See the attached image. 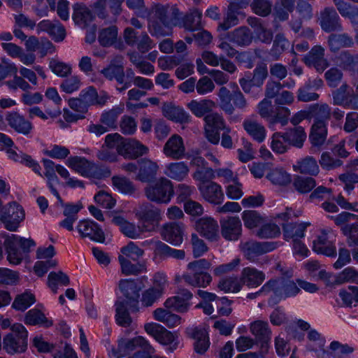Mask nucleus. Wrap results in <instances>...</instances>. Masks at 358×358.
Here are the masks:
<instances>
[{
  "mask_svg": "<svg viewBox=\"0 0 358 358\" xmlns=\"http://www.w3.org/2000/svg\"><path fill=\"white\" fill-rule=\"evenodd\" d=\"M211 265V263L206 259L191 262L187 265V271L182 273L180 278L189 286L207 287L213 280L212 276L207 272Z\"/></svg>",
  "mask_w": 358,
  "mask_h": 358,
  "instance_id": "f257e3e1",
  "label": "nucleus"
},
{
  "mask_svg": "<svg viewBox=\"0 0 358 358\" xmlns=\"http://www.w3.org/2000/svg\"><path fill=\"white\" fill-rule=\"evenodd\" d=\"M10 332L3 339V348L9 354L24 352L27 348L28 332L20 323H15L10 327Z\"/></svg>",
  "mask_w": 358,
  "mask_h": 358,
  "instance_id": "f03ea898",
  "label": "nucleus"
},
{
  "mask_svg": "<svg viewBox=\"0 0 358 358\" xmlns=\"http://www.w3.org/2000/svg\"><path fill=\"white\" fill-rule=\"evenodd\" d=\"M144 190L147 199L156 203L166 204L174 194L172 182L165 177H161L155 182L148 185Z\"/></svg>",
  "mask_w": 358,
  "mask_h": 358,
  "instance_id": "7ed1b4c3",
  "label": "nucleus"
},
{
  "mask_svg": "<svg viewBox=\"0 0 358 358\" xmlns=\"http://www.w3.org/2000/svg\"><path fill=\"white\" fill-rule=\"evenodd\" d=\"M220 106L227 114L232 115L235 108L243 110L248 106L247 101L240 90L231 93L226 87H222L217 93Z\"/></svg>",
  "mask_w": 358,
  "mask_h": 358,
  "instance_id": "20e7f679",
  "label": "nucleus"
},
{
  "mask_svg": "<svg viewBox=\"0 0 358 358\" xmlns=\"http://www.w3.org/2000/svg\"><path fill=\"white\" fill-rule=\"evenodd\" d=\"M280 245L277 241H248L242 242L240 248L244 257L251 262H257L259 256L270 252Z\"/></svg>",
  "mask_w": 358,
  "mask_h": 358,
  "instance_id": "39448f33",
  "label": "nucleus"
},
{
  "mask_svg": "<svg viewBox=\"0 0 358 358\" xmlns=\"http://www.w3.org/2000/svg\"><path fill=\"white\" fill-rule=\"evenodd\" d=\"M135 214L145 232L155 231L162 220L161 210L149 203L141 205Z\"/></svg>",
  "mask_w": 358,
  "mask_h": 358,
  "instance_id": "423d86ee",
  "label": "nucleus"
},
{
  "mask_svg": "<svg viewBox=\"0 0 358 358\" xmlns=\"http://www.w3.org/2000/svg\"><path fill=\"white\" fill-rule=\"evenodd\" d=\"M24 218L25 213L23 208L15 201L10 202L3 207L0 217L5 228L10 231H17Z\"/></svg>",
  "mask_w": 358,
  "mask_h": 358,
  "instance_id": "0eeeda50",
  "label": "nucleus"
},
{
  "mask_svg": "<svg viewBox=\"0 0 358 358\" xmlns=\"http://www.w3.org/2000/svg\"><path fill=\"white\" fill-rule=\"evenodd\" d=\"M335 241L336 234L334 231L331 228L323 229L313 241V250L317 254L335 257L336 255Z\"/></svg>",
  "mask_w": 358,
  "mask_h": 358,
  "instance_id": "6e6552de",
  "label": "nucleus"
},
{
  "mask_svg": "<svg viewBox=\"0 0 358 358\" xmlns=\"http://www.w3.org/2000/svg\"><path fill=\"white\" fill-rule=\"evenodd\" d=\"M270 281L273 282L271 287L272 292L275 297H278L279 300L294 297L300 293L297 279L294 280L287 276H282L278 278L270 279Z\"/></svg>",
  "mask_w": 358,
  "mask_h": 358,
  "instance_id": "1a4fd4ad",
  "label": "nucleus"
},
{
  "mask_svg": "<svg viewBox=\"0 0 358 358\" xmlns=\"http://www.w3.org/2000/svg\"><path fill=\"white\" fill-rule=\"evenodd\" d=\"M152 15L164 25L177 27L180 24L181 13L176 6L157 5L153 9Z\"/></svg>",
  "mask_w": 358,
  "mask_h": 358,
  "instance_id": "9d476101",
  "label": "nucleus"
},
{
  "mask_svg": "<svg viewBox=\"0 0 358 358\" xmlns=\"http://www.w3.org/2000/svg\"><path fill=\"white\" fill-rule=\"evenodd\" d=\"M140 347L148 353H154L155 349L142 336H137L132 339H122L119 341L117 348L113 350V354L117 358H122Z\"/></svg>",
  "mask_w": 358,
  "mask_h": 358,
  "instance_id": "9b49d317",
  "label": "nucleus"
},
{
  "mask_svg": "<svg viewBox=\"0 0 358 358\" xmlns=\"http://www.w3.org/2000/svg\"><path fill=\"white\" fill-rule=\"evenodd\" d=\"M324 55L325 49L316 45L303 57V61L308 66H313L317 72L322 73L329 66V62Z\"/></svg>",
  "mask_w": 358,
  "mask_h": 358,
  "instance_id": "f8f14e48",
  "label": "nucleus"
},
{
  "mask_svg": "<svg viewBox=\"0 0 358 358\" xmlns=\"http://www.w3.org/2000/svg\"><path fill=\"white\" fill-rule=\"evenodd\" d=\"M319 22L325 32L339 31L342 29L340 17L333 7H326L321 10Z\"/></svg>",
  "mask_w": 358,
  "mask_h": 358,
  "instance_id": "ddd939ff",
  "label": "nucleus"
},
{
  "mask_svg": "<svg viewBox=\"0 0 358 358\" xmlns=\"http://www.w3.org/2000/svg\"><path fill=\"white\" fill-rule=\"evenodd\" d=\"M247 6V0L243 1L241 3L230 2L223 21L219 23L217 31H227L237 25L239 23L238 16L243 15V13L240 11V10L243 8H245Z\"/></svg>",
  "mask_w": 358,
  "mask_h": 358,
  "instance_id": "4468645a",
  "label": "nucleus"
},
{
  "mask_svg": "<svg viewBox=\"0 0 358 358\" xmlns=\"http://www.w3.org/2000/svg\"><path fill=\"white\" fill-rule=\"evenodd\" d=\"M195 229L202 236L210 241H216L219 238L217 222L210 217H203L196 220Z\"/></svg>",
  "mask_w": 358,
  "mask_h": 358,
  "instance_id": "2eb2a0df",
  "label": "nucleus"
},
{
  "mask_svg": "<svg viewBox=\"0 0 358 358\" xmlns=\"http://www.w3.org/2000/svg\"><path fill=\"white\" fill-rule=\"evenodd\" d=\"M148 148L133 138L125 139L118 148V154L125 159H134L148 152Z\"/></svg>",
  "mask_w": 358,
  "mask_h": 358,
  "instance_id": "dca6fc26",
  "label": "nucleus"
},
{
  "mask_svg": "<svg viewBox=\"0 0 358 358\" xmlns=\"http://www.w3.org/2000/svg\"><path fill=\"white\" fill-rule=\"evenodd\" d=\"M222 236L228 241H236L241 235L242 224L238 217H227L220 220Z\"/></svg>",
  "mask_w": 358,
  "mask_h": 358,
  "instance_id": "f3484780",
  "label": "nucleus"
},
{
  "mask_svg": "<svg viewBox=\"0 0 358 358\" xmlns=\"http://www.w3.org/2000/svg\"><path fill=\"white\" fill-rule=\"evenodd\" d=\"M6 120L11 129L24 136H29L34 129L33 124L17 112L9 113Z\"/></svg>",
  "mask_w": 358,
  "mask_h": 358,
  "instance_id": "a211bd4d",
  "label": "nucleus"
},
{
  "mask_svg": "<svg viewBox=\"0 0 358 358\" xmlns=\"http://www.w3.org/2000/svg\"><path fill=\"white\" fill-rule=\"evenodd\" d=\"M198 189L202 197L208 202L220 204L224 200V193L221 186L215 182L198 184Z\"/></svg>",
  "mask_w": 358,
  "mask_h": 358,
  "instance_id": "6ab92c4d",
  "label": "nucleus"
},
{
  "mask_svg": "<svg viewBox=\"0 0 358 358\" xmlns=\"http://www.w3.org/2000/svg\"><path fill=\"white\" fill-rule=\"evenodd\" d=\"M185 226L182 223L171 222L164 226L162 236L164 241L173 245H180L183 241Z\"/></svg>",
  "mask_w": 358,
  "mask_h": 358,
  "instance_id": "aec40b11",
  "label": "nucleus"
},
{
  "mask_svg": "<svg viewBox=\"0 0 358 358\" xmlns=\"http://www.w3.org/2000/svg\"><path fill=\"white\" fill-rule=\"evenodd\" d=\"M163 152L167 157L173 159H182L185 152L182 137L177 134L171 136L165 143Z\"/></svg>",
  "mask_w": 358,
  "mask_h": 358,
  "instance_id": "412c9836",
  "label": "nucleus"
},
{
  "mask_svg": "<svg viewBox=\"0 0 358 358\" xmlns=\"http://www.w3.org/2000/svg\"><path fill=\"white\" fill-rule=\"evenodd\" d=\"M186 333L188 337L195 341L194 348L196 353L203 354L207 351L210 346V341L208 333L204 329L188 328Z\"/></svg>",
  "mask_w": 358,
  "mask_h": 358,
  "instance_id": "4be33fe9",
  "label": "nucleus"
},
{
  "mask_svg": "<svg viewBox=\"0 0 358 358\" xmlns=\"http://www.w3.org/2000/svg\"><path fill=\"white\" fill-rule=\"evenodd\" d=\"M112 222L119 227L120 231L125 236L131 239L141 238L145 232L141 226H137L120 215L114 216L112 219Z\"/></svg>",
  "mask_w": 358,
  "mask_h": 358,
  "instance_id": "5701e85b",
  "label": "nucleus"
},
{
  "mask_svg": "<svg viewBox=\"0 0 358 358\" xmlns=\"http://www.w3.org/2000/svg\"><path fill=\"white\" fill-rule=\"evenodd\" d=\"M63 208V215L65 219L59 222L61 227L71 231L73 230V223L78 220V213L83 208L82 203L78 202L76 204L68 203L60 204Z\"/></svg>",
  "mask_w": 358,
  "mask_h": 358,
  "instance_id": "b1692460",
  "label": "nucleus"
},
{
  "mask_svg": "<svg viewBox=\"0 0 358 358\" xmlns=\"http://www.w3.org/2000/svg\"><path fill=\"white\" fill-rule=\"evenodd\" d=\"M37 29L47 32L56 42L62 41L66 36L65 28L59 21L42 20L38 24Z\"/></svg>",
  "mask_w": 358,
  "mask_h": 358,
  "instance_id": "393cba45",
  "label": "nucleus"
},
{
  "mask_svg": "<svg viewBox=\"0 0 358 358\" xmlns=\"http://www.w3.org/2000/svg\"><path fill=\"white\" fill-rule=\"evenodd\" d=\"M139 168L136 180L142 182H148L157 176L159 166L157 162L148 159H142L138 162Z\"/></svg>",
  "mask_w": 358,
  "mask_h": 358,
  "instance_id": "a878e982",
  "label": "nucleus"
},
{
  "mask_svg": "<svg viewBox=\"0 0 358 358\" xmlns=\"http://www.w3.org/2000/svg\"><path fill=\"white\" fill-rule=\"evenodd\" d=\"M228 38L237 46L246 47L252 43L254 36L250 28L242 26L228 32Z\"/></svg>",
  "mask_w": 358,
  "mask_h": 358,
  "instance_id": "bb28decb",
  "label": "nucleus"
},
{
  "mask_svg": "<svg viewBox=\"0 0 358 358\" xmlns=\"http://www.w3.org/2000/svg\"><path fill=\"white\" fill-rule=\"evenodd\" d=\"M265 279V273L255 267L248 266L242 270L241 280L250 288L259 287Z\"/></svg>",
  "mask_w": 358,
  "mask_h": 358,
  "instance_id": "cd10ccee",
  "label": "nucleus"
},
{
  "mask_svg": "<svg viewBox=\"0 0 358 358\" xmlns=\"http://www.w3.org/2000/svg\"><path fill=\"white\" fill-rule=\"evenodd\" d=\"M293 169L301 174L316 176L320 173L317 159L313 156H306L299 159L293 165Z\"/></svg>",
  "mask_w": 358,
  "mask_h": 358,
  "instance_id": "c85d7f7f",
  "label": "nucleus"
},
{
  "mask_svg": "<svg viewBox=\"0 0 358 358\" xmlns=\"http://www.w3.org/2000/svg\"><path fill=\"white\" fill-rule=\"evenodd\" d=\"M243 127L247 134L258 143L263 142L266 138V130L264 126L255 119H245L243 122Z\"/></svg>",
  "mask_w": 358,
  "mask_h": 358,
  "instance_id": "c756f323",
  "label": "nucleus"
},
{
  "mask_svg": "<svg viewBox=\"0 0 358 358\" xmlns=\"http://www.w3.org/2000/svg\"><path fill=\"white\" fill-rule=\"evenodd\" d=\"M308 108L310 119H313L314 123L328 124L331 115V108L328 104L315 103L310 105Z\"/></svg>",
  "mask_w": 358,
  "mask_h": 358,
  "instance_id": "7c9ffc66",
  "label": "nucleus"
},
{
  "mask_svg": "<svg viewBox=\"0 0 358 358\" xmlns=\"http://www.w3.org/2000/svg\"><path fill=\"white\" fill-rule=\"evenodd\" d=\"M6 152L10 159L24 164V166L31 169L33 171L40 176H42L41 173V166L30 155L25 154L22 151L17 152L15 150L12 149V148L7 149Z\"/></svg>",
  "mask_w": 358,
  "mask_h": 358,
  "instance_id": "2f4dec72",
  "label": "nucleus"
},
{
  "mask_svg": "<svg viewBox=\"0 0 358 358\" xmlns=\"http://www.w3.org/2000/svg\"><path fill=\"white\" fill-rule=\"evenodd\" d=\"M250 331L256 340L262 343V347L271 341V331L266 322L257 320L250 324Z\"/></svg>",
  "mask_w": 358,
  "mask_h": 358,
  "instance_id": "473e14b6",
  "label": "nucleus"
},
{
  "mask_svg": "<svg viewBox=\"0 0 358 358\" xmlns=\"http://www.w3.org/2000/svg\"><path fill=\"white\" fill-rule=\"evenodd\" d=\"M337 62L343 70L349 71L351 75L358 74V54L343 51L338 56Z\"/></svg>",
  "mask_w": 358,
  "mask_h": 358,
  "instance_id": "72a5a7b5",
  "label": "nucleus"
},
{
  "mask_svg": "<svg viewBox=\"0 0 358 358\" xmlns=\"http://www.w3.org/2000/svg\"><path fill=\"white\" fill-rule=\"evenodd\" d=\"M189 171L187 164L184 162H179L168 164L164 173L172 180L182 181L188 176Z\"/></svg>",
  "mask_w": 358,
  "mask_h": 358,
  "instance_id": "f704fd0d",
  "label": "nucleus"
},
{
  "mask_svg": "<svg viewBox=\"0 0 358 358\" xmlns=\"http://www.w3.org/2000/svg\"><path fill=\"white\" fill-rule=\"evenodd\" d=\"M69 106L81 115L87 113L90 108V87L83 89L78 97L70 99Z\"/></svg>",
  "mask_w": 358,
  "mask_h": 358,
  "instance_id": "c9c22d12",
  "label": "nucleus"
},
{
  "mask_svg": "<svg viewBox=\"0 0 358 358\" xmlns=\"http://www.w3.org/2000/svg\"><path fill=\"white\" fill-rule=\"evenodd\" d=\"M73 20L81 29H86L90 23V8L83 3H76L73 6Z\"/></svg>",
  "mask_w": 358,
  "mask_h": 358,
  "instance_id": "e433bc0d",
  "label": "nucleus"
},
{
  "mask_svg": "<svg viewBox=\"0 0 358 358\" xmlns=\"http://www.w3.org/2000/svg\"><path fill=\"white\" fill-rule=\"evenodd\" d=\"M202 12L199 9L190 10L185 15L181 13V22L178 27H184L189 31L199 29L201 27Z\"/></svg>",
  "mask_w": 358,
  "mask_h": 358,
  "instance_id": "4c0bfd02",
  "label": "nucleus"
},
{
  "mask_svg": "<svg viewBox=\"0 0 358 358\" xmlns=\"http://www.w3.org/2000/svg\"><path fill=\"white\" fill-rule=\"evenodd\" d=\"M10 236H8L4 241V246L7 253V259L10 264L17 265L21 263L24 259V253L22 250L18 249V245L16 244Z\"/></svg>",
  "mask_w": 358,
  "mask_h": 358,
  "instance_id": "58836bf2",
  "label": "nucleus"
},
{
  "mask_svg": "<svg viewBox=\"0 0 358 358\" xmlns=\"http://www.w3.org/2000/svg\"><path fill=\"white\" fill-rule=\"evenodd\" d=\"M119 287L123 295L132 301L136 306L138 304L139 298V290L136 282L134 280H121L119 282Z\"/></svg>",
  "mask_w": 358,
  "mask_h": 358,
  "instance_id": "ea45409f",
  "label": "nucleus"
},
{
  "mask_svg": "<svg viewBox=\"0 0 358 358\" xmlns=\"http://www.w3.org/2000/svg\"><path fill=\"white\" fill-rule=\"evenodd\" d=\"M266 178L274 185L285 187L292 182V176L283 168H275L267 174Z\"/></svg>",
  "mask_w": 358,
  "mask_h": 358,
  "instance_id": "a19ab883",
  "label": "nucleus"
},
{
  "mask_svg": "<svg viewBox=\"0 0 358 358\" xmlns=\"http://www.w3.org/2000/svg\"><path fill=\"white\" fill-rule=\"evenodd\" d=\"M118 261L122 273L126 275H137L146 270L145 265L143 263H132L130 259H127L124 255H119Z\"/></svg>",
  "mask_w": 358,
  "mask_h": 358,
  "instance_id": "79ce46f5",
  "label": "nucleus"
},
{
  "mask_svg": "<svg viewBox=\"0 0 358 358\" xmlns=\"http://www.w3.org/2000/svg\"><path fill=\"white\" fill-rule=\"evenodd\" d=\"M328 44L331 52H336L342 48H350L354 45L353 39L347 34H331Z\"/></svg>",
  "mask_w": 358,
  "mask_h": 358,
  "instance_id": "37998d69",
  "label": "nucleus"
},
{
  "mask_svg": "<svg viewBox=\"0 0 358 358\" xmlns=\"http://www.w3.org/2000/svg\"><path fill=\"white\" fill-rule=\"evenodd\" d=\"M284 133L289 146L292 145L297 148L303 147L306 139V133L302 127H295Z\"/></svg>",
  "mask_w": 358,
  "mask_h": 358,
  "instance_id": "c03bdc74",
  "label": "nucleus"
},
{
  "mask_svg": "<svg viewBox=\"0 0 358 358\" xmlns=\"http://www.w3.org/2000/svg\"><path fill=\"white\" fill-rule=\"evenodd\" d=\"M124 111V106L119 105L102 113L100 122L110 129L117 128V120L120 114Z\"/></svg>",
  "mask_w": 358,
  "mask_h": 358,
  "instance_id": "a18cd8bd",
  "label": "nucleus"
},
{
  "mask_svg": "<svg viewBox=\"0 0 358 358\" xmlns=\"http://www.w3.org/2000/svg\"><path fill=\"white\" fill-rule=\"evenodd\" d=\"M24 322L29 325H43L49 327L52 325V322L49 320L45 315L38 309L29 310L24 316Z\"/></svg>",
  "mask_w": 358,
  "mask_h": 358,
  "instance_id": "49530a36",
  "label": "nucleus"
},
{
  "mask_svg": "<svg viewBox=\"0 0 358 358\" xmlns=\"http://www.w3.org/2000/svg\"><path fill=\"white\" fill-rule=\"evenodd\" d=\"M309 223H282L284 236L288 238H292L293 241L299 240L304 236V232Z\"/></svg>",
  "mask_w": 358,
  "mask_h": 358,
  "instance_id": "de8ad7c7",
  "label": "nucleus"
},
{
  "mask_svg": "<svg viewBox=\"0 0 358 358\" xmlns=\"http://www.w3.org/2000/svg\"><path fill=\"white\" fill-rule=\"evenodd\" d=\"M155 252L160 256L172 257L178 260L185 258V252L183 250L172 248L160 241H155Z\"/></svg>",
  "mask_w": 358,
  "mask_h": 358,
  "instance_id": "09e8293b",
  "label": "nucleus"
},
{
  "mask_svg": "<svg viewBox=\"0 0 358 358\" xmlns=\"http://www.w3.org/2000/svg\"><path fill=\"white\" fill-rule=\"evenodd\" d=\"M159 343L167 345V350L170 352L177 349L179 341L178 336L176 333H172L165 328H163L155 339Z\"/></svg>",
  "mask_w": 358,
  "mask_h": 358,
  "instance_id": "8fccbe9b",
  "label": "nucleus"
},
{
  "mask_svg": "<svg viewBox=\"0 0 358 358\" xmlns=\"http://www.w3.org/2000/svg\"><path fill=\"white\" fill-rule=\"evenodd\" d=\"M187 106L194 115L200 117L210 112L215 106V103L210 99H203L199 101L192 100Z\"/></svg>",
  "mask_w": 358,
  "mask_h": 358,
  "instance_id": "3c124183",
  "label": "nucleus"
},
{
  "mask_svg": "<svg viewBox=\"0 0 358 358\" xmlns=\"http://www.w3.org/2000/svg\"><path fill=\"white\" fill-rule=\"evenodd\" d=\"M154 317L156 320L166 324L169 327H174L180 324L181 318L171 312L163 309L157 308L154 313Z\"/></svg>",
  "mask_w": 358,
  "mask_h": 358,
  "instance_id": "603ef678",
  "label": "nucleus"
},
{
  "mask_svg": "<svg viewBox=\"0 0 358 358\" xmlns=\"http://www.w3.org/2000/svg\"><path fill=\"white\" fill-rule=\"evenodd\" d=\"M115 189L124 194L131 195L135 192L136 188L133 182L124 176H114L111 178Z\"/></svg>",
  "mask_w": 358,
  "mask_h": 358,
  "instance_id": "864d4df0",
  "label": "nucleus"
},
{
  "mask_svg": "<svg viewBox=\"0 0 358 358\" xmlns=\"http://www.w3.org/2000/svg\"><path fill=\"white\" fill-rule=\"evenodd\" d=\"M241 283L237 276L231 275L222 278L217 284V288L224 293L238 292L241 289Z\"/></svg>",
  "mask_w": 358,
  "mask_h": 358,
  "instance_id": "5fc2aeb1",
  "label": "nucleus"
},
{
  "mask_svg": "<svg viewBox=\"0 0 358 358\" xmlns=\"http://www.w3.org/2000/svg\"><path fill=\"white\" fill-rule=\"evenodd\" d=\"M343 304L347 307L356 306L358 303V287L348 286L339 292Z\"/></svg>",
  "mask_w": 358,
  "mask_h": 358,
  "instance_id": "6e6d98bb",
  "label": "nucleus"
},
{
  "mask_svg": "<svg viewBox=\"0 0 358 358\" xmlns=\"http://www.w3.org/2000/svg\"><path fill=\"white\" fill-rule=\"evenodd\" d=\"M66 164L76 172L88 177L90 163L85 158L78 156L71 157L67 159Z\"/></svg>",
  "mask_w": 358,
  "mask_h": 358,
  "instance_id": "4d7b16f0",
  "label": "nucleus"
},
{
  "mask_svg": "<svg viewBox=\"0 0 358 358\" xmlns=\"http://www.w3.org/2000/svg\"><path fill=\"white\" fill-rule=\"evenodd\" d=\"M171 27L164 25L154 15L149 20L148 29L150 34L156 37L169 36L171 34Z\"/></svg>",
  "mask_w": 358,
  "mask_h": 358,
  "instance_id": "13d9d810",
  "label": "nucleus"
},
{
  "mask_svg": "<svg viewBox=\"0 0 358 358\" xmlns=\"http://www.w3.org/2000/svg\"><path fill=\"white\" fill-rule=\"evenodd\" d=\"M69 282L70 281L68 275L61 271L58 272H50L48 277V287L54 293L57 292L59 285L67 286Z\"/></svg>",
  "mask_w": 358,
  "mask_h": 358,
  "instance_id": "bf43d9fd",
  "label": "nucleus"
},
{
  "mask_svg": "<svg viewBox=\"0 0 358 358\" xmlns=\"http://www.w3.org/2000/svg\"><path fill=\"white\" fill-rule=\"evenodd\" d=\"M289 47V41L285 37L283 34H278L275 36L269 55L273 59L276 60L279 58L280 55Z\"/></svg>",
  "mask_w": 358,
  "mask_h": 358,
  "instance_id": "052dcab7",
  "label": "nucleus"
},
{
  "mask_svg": "<svg viewBox=\"0 0 358 358\" xmlns=\"http://www.w3.org/2000/svg\"><path fill=\"white\" fill-rule=\"evenodd\" d=\"M271 148L273 152L278 154H282L287 151L289 145L285 133L275 132L272 135Z\"/></svg>",
  "mask_w": 358,
  "mask_h": 358,
  "instance_id": "680f3d73",
  "label": "nucleus"
},
{
  "mask_svg": "<svg viewBox=\"0 0 358 358\" xmlns=\"http://www.w3.org/2000/svg\"><path fill=\"white\" fill-rule=\"evenodd\" d=\"M293 186L298 192L306 194L316 186V181L312 177L296 176L294 179Z\"/></svg>",
  "mask_w": 358,
  "mask_h": 358,
  "instance_id": "e2e57ef3",
  "label": "nucleus"
},
{
  "mask_svg": "<svg viewBox=\"0 0 358 358\" xmlns=\"http://www.w3.org/2000/svg\"><path fill=\"white\" fill-rule=\"evenodd\" d=\"M36 301L34 294L28 292L17 295L12 304V307L20 311H24Z\"/></svg>",
  "mask_w": 358,
  "mask_h": 358,
  "instance_id": "0e129e2a",
  "label": "nucleus"
},
{
  "mask_svg": "<svg viewBox=\"0 0 358 358\" xmlns=\"http://www.w3.org/2000/svg\"><path fill=\"white\" fill-rule=\"evenodd\" d=\"M117 36L116 26H110L101 29L99 34V41L103 46H110L114 43Z\"/></svg>",
  "mask_w": 358,
  "mask_h": 358,
  "instance_id": "69168bd1",
  "label": "nucleus"
},
{
  "mask_svg": "<svg viewBox=\"0 0 358 358\" xmlns=\"http://www.w3.org/2000/svg\"><path fill=\"white\" fill-rule=\"evenodd\" d=\"M290 114L291 113L289 109L286 107L279 106L276 108L272 118L270 120L268 127L272 128L277 123H280L282 127L287 125Z\"/></svg>",
  "mask_w": 358,
  "mask_h": 358,
  "instance_id": "338daca9",
  "label": "nucleus"
},
{
  "mask_svg": "<svg viewBox=\"0 0 358 358\" xmlns=\"http://www.w3.org/2000/svg\"><path fill=\"white\" fill-rule=\"evenodd\" d=\"M115 306V317L117 323L122 327H129L131 324L132 320L127 311L124 302H116Z\"/></svg>",
  "mask_w": 358,
  "mask_h": 358,
  "instance_id": "774afa93",
  "label": "nucleus"
}]
</instances>
